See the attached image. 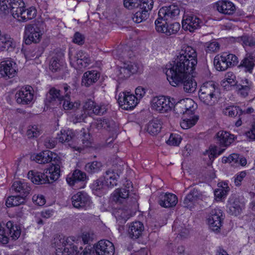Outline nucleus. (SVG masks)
<instances>
[{
	"mask_svg": "<svg viewBox=\"0 0 255 255\" xmlns=\"http://www.w3.org/2000/svg\"><path fill=\"white\" fill-rule=\"evenodd\" d=\"M140 71V66L138 64L131 62L123 63V65L118 68L116 72L117 76L120 80H124L128 78L131 74L136 73Z\"/></svg>",
	"mask_w": 255,
	"mask_h": 255,
	"instance_id": "nucleus-9",
	"label": "nucleus"
},
{
	"mask_svg": "<svg viewBox=\"0 0 255 255\" xmlns=\"http://www.w3.org/2000/svg\"><path fill=\"white\" fill-rule=\"evenodd\" d=\"M180 12L179 6L172 4L160 8L158 11V15L164 17V18L167 20L176 19L179 16Z\"/></svg>",
	"mask_w": 255,
	"mask_h": 255,
	"instance_id": "nucleus-20",
	"label": "nucleus"
},
{
	"mask_svg": "<svg viewBox=\"0 0 255 255\" xmlns=\"http://www.w3.org/2000/svg\"><path fill=\"white\" fill-rule=\"evenodd\" d=\"M197 52L191 46L183 45L175 60L166 66L165 74L170 84L174 87L182 85L184 91L194 93L197 83L190 76L197 63Z\"/></svg>",
	"mask_w": 255,
	"mask_h": 255,
	"instance_id": "nucleus-1",
	"label": "nucleus"
},
{
	"mask_svg": "<svg viewBox=\"0 0 255 255\" xmlns=\"http://www.w3.org/2000/svg\"><path fill=\"white\" fill-rule=\"evenodd\" d=\"M6 231L8 236L13 240H17L21 234V229L20 227L13 222L9 221L5 225Z\"/></svg>",
	"mask_w": 255,
	"mask_h": 255,
	"instance_id": "nucleus-34",
	"label": "nucleus"
},
{
	"mask_svg": "<svg viewBox=\"0 0 255 255\" xmlns=\"http://www.w3.org/2000/svg\"><path fill=\"white\" fill-rule=\"evenodd\" d=\"M198 120V117L195 115L184 118L180 122V126L183 129H188L194 126Z\"/></svg>",
	"mask_w": 255,
	"mask_h": 255,
	"instance_id": "nucleus-45",
	"label": "nucleus"
},
{
	"mask_svg": "<svg viewBox=\"0 0 255 255\" xmlns=\"http://www.w3.org/2000/svg\"><path fill=\"white\" fill-rule=\"evenodd\" d=\"M216 139L217 142L221 146L227 147L234 140V135L227 131L221 130L217 133Z\"/></svg>",
	"mask_w": 255,
	"mask_h": 255,
	"instance_id": "nucleus-24",
	"label": "nucleus"
},
{
	"mask_svg": "<svg viewBox=\"0 0 255 255\" xmlns=\"http://www.w3.org/2000/svg\"><path fill=\"white\" fill-rule=\"evenodd\" d=\"M37 15V10L33 7L31 6L28 8H25L24 6L21 12L18 15L16 18L20 22H26L36 17Z\"/></svg>",
	"mask_w": 255,
	"mask_h": 255,
	"instance_id": "nucleus-31",
	"label": "nucleus"
},
{
	"mask_svg": "<svg viewBox=\"0 0 255 255\" xmlns=\"http://www.w3.org/2000/svg\"><path fill=\"white\" fill-rule=\"evenodd\" d=\"M142 0H124V4L128 9L138 8L142 3Z\"/></svg>",
	"mask_w": 255,
	"mask_h": 255,
	"instance_id": "nucleus-55",
	"label": "nucleus"
},
{
	"mask_svg": "<svg viewBox=\"0 0 255 255\" xmlns=\"http://www.w3.org/2000/svg\"><path fill=\"white\" fill-rule=\"evenodd\" d=\"M40 134V131L37 126H30L28 127L26 135L28 138L38 137Z\"/></svg>",
	"mask_w": 255,
	"mask_h": 255,
	"instance_id": "nucleus-54",
	"label": "nucleus"
},
{
	"mask_svg": "<svg viewBox=\"0 0 255 255\" xmlns=\"http://www.w3.org/2000/svg\"><path fill=\"white\" fill-rule=\"evenodd\" d=\"M243 83L244 85H237L235 88L239 94L243 97H246L248 95L249 92L251 89L252 83L248 79H246L243 81Z\"/></svg>",
	"mask_w": 255,
	"mask_h": 255,
	"instance_id": "nucleus-41",
	"label": "nucleus"
},
{
	"mask_svg": "<svg viewBox=\"0 0 255 255\" xmlns=\"http://www.w3.org/2000/svg\"><path fill=\"white\" fill-rule=\"evenodd\" d=\"M162 122L160 119H154L149 122L147 127V131L150 134H157L161 128Z\"/></svg>",
	"mask_w": 255,
	"mask_h": 255,
	"instance_id": "nucleus-37",
	"label": "nucleus"
},
{
	"mask_svg": "<svg viewBox=\"0 0 255 255\" xmlns=\"http://www.w3.org/2000/svg\"><path fill=\"white\" fill-rule=\"evenodd\" d=\"M224 80L227 81V83H229L231 86H235L236 87L237 85L238 81H237L236 77L232 72H228L225 75Z\"/></svg>",
	"mask_w": 255,
	"mask_h": 255,
	"instance_id": "nucleus-60",
	"label": "nucleus"
},
{
	"mask_svg": "<svg viewBox=\"0 0 255 255\" xmlns=\"http://www.w3.org/2000/svg\"><path fill=\"white\" fill-rule=\"evenodd\" d=\"M69 99H64L63 101V108L65 110H73L74 111L77 110L80 106L79 102H75L74 103L70 102L68 100Z\"/></svg>",
	"mask_w": 255,
	"mask_h": 255,
	"instance_id": "nucleus-51",
	"label": "nucleus"
},
{
	"mask_svg": "<svg viewBox=\"0 0 255 255\" xmlns=\"http://www.w3.org/2000/svg\"><path fill=\"white\" fill-rule=\"evenodd\" d=\"M194 101L189 98L182 99L174 106L173 111L177 116L187 115L192 116L195 110Z\"/></svg>",
	"mask_w": 255,
	"mask_h": 255,
	"instance_id": "nucleus-7",
	"label": "nucleus"
},
{
	"mask_svg": "<svg viewBox=\"0 0 255 255\" xmlns=\"http://www.w3.org/2000/svg\"><path fill=\"white\" fill-rule=\"evenodd\" d=\"M30 88V87L22 88L16 93L15 97L17 103L25 105L28 104L32 101L33 95L31 92Z\"/></svg>",
	"mask_w": 255,
	"mask_h": 255,
	"instance_id": "nucleus-21",
	"label": "nucleus"
},
{
	"mask_svg": "<svg viewBox=\"0 0 255 255\" xmlns=\"http://www.w3.org/2000/svg\"><path fill=\"white\" fill-rule=\"evenodd\" d=\"M152 0H144L138 7L139 9L133 14V20L136 23H140L146 19L148 16V11L153 7Z\"/></svg>",
	"mask_w": 255,
	"mask_h": 255,
	"instance_id": "nucleus-11",
	"label": "nucleus"
},
{
	"mask_svg": "<svg viewBox=\"0 0 255 255\" xmlns=\"http://www.w3.org/2000/svg\"><path fill=\"white\" fill-rule=\"evenodd\" d=\"M177 201V198L175 195L166 193L161 195L158 203L162 207L169 208L175 206Z\"/></svg>",
	"mask_w": 255,
	"mask_h": 255,
	"instance_id": "nucleus-26",
	"label": "nucleus"
},
{
	"mask_svg": "<svg viewBox=\"0 0 255 255\" xmlns=\"http://www.w3.org/2000/svg\"><path fill=\"white\" fill-rule=\"evenodd\" d=\"M25 197L24 196L17 195L9 197L6 201V205L9 206H17L22 204L25 202Z\"/></svg>",
	"mask_w": 255,
	"mask_h": 255,
	"instance_id": "nucleus-42",
	"label": "nucleus"
},
{
	"mask_svg": "<svg viewBox=\"0 0 255 255\" xmlns=\"http://www.w3.org/2000/svg\"><path fill=\"white\" fill-rule=\"evenodd\" d=\"M71 200L73 206L78 209L86 210L91 205L90 197L84 192H79L74 195Z\"/></svg>",
	"mask_w": 255,
	"mask_h": 255,
	"instance_id": "nucleus-15",
	"label": "nucleus"
},
{
	"mask_svg": "<svg viewBox=\"0 0 255 255\" xmlns=\"http://www.w3.org/2000/svg\"><path fill=\"white\" fill-rule=\"evenodd\" d=\"M106 186V182H105L104 179L102 178L96 180L93 184V189L95 190L104 189Z\"/></svg>",
	"mask_w": 255,
	"mask_h": 255,
	"instance_id": "nucleus-63",
	"label": "nucleus"
},
{
	"mask_svg": "<svg viewBox=\"0 0 255 255\" xmlns=\"http://www.w3.org/2000/svg\"><path fill=\"white\" fill-rule=\"evenodd\" d=\"M244 207V203L240 202L237 198H230L229 201L228 208L230 214L237 216L239 215Z\"/></svg>",
	"mask_w": 255,
	"mask_h": 255,
	"instance_id": "nucleus-33",
	"label": "nucleus"
},
{
	"mask_svg": "<svg viewBox=\"0 0 255 255\" xmlns=\"http://www.w3.org/2000/svg\"><path fill=\"white\" fill-rule=\"evenodd\" d=\"M227 60L224 53L216 55L214 59V64L218 71H225L228 68V65L226 63Z\"/></svg>",
	"mask_w": 255,
	"mask_h": 255,
	"instance_id": "nucleus-39",
	"label": "nucleus"
},
{
	"mask_svg": "<svg viewBox=\"0 0 255 255\" xmlns=\"http://www.w3.org/2000/svg\"><path fill=\"white\" fill-rule=\"evenodd\" d=\"M62 65V61L57 57H53L50 62L49 68L54 72L59 71Z\"/></svg>",
	"mask_w": 255,
	"mask_h": 255,
	"instance_id": "nucleus-52",
	"label": "nucleus"
},
{
	"mask_svg": "<svg viewBox=\"0 0 255 255\" xmlns=\"http://www.w3.org/2000/svg\"><path fill=\"white\" fill-rule=\"evenodd\" d=\"M57 138L62 143H66L71 147L75 150H79V148L73 145V142L75 139V133L72 129H62L60 133L57 134Z\"/></svg>",
	"mask_w": 255,
	"mask_h": 255,
	"instance_id": "nucleus-19",
	"label": "nucleus"
},
{
	"mask_svg": "<svg viewBox=\"0 0 255 255\" xmlns=\"http://www.w3.org/2000/svg\"><path fill=\"white\" fill-rule=\"evenodd\" d=\"M173 103L170 98L163 96L153 97L151 101L152 110L160 113H165L171 110Z\"/></svg>",
	"mask_w": 255,
	"mask_h": 255,
	"instance_id": "nucleus-4",
	"label": "nucleus"
},
{
	"mask_svg": "<svg viewBox=\"0 0 255 255\" xmlns=\"http://www.w3.org/2000/svg\"><path fill=\"white\" fill-rule=\"evenodd\" d=\"M217 10L220 13L231 15L235 11V6L234 3L229 0H221L215 3Z\"/></svg>",
	"mask_w": 255,
	"mask_h": 255,
	"instance_id": "nucleus-22",
	"label": "nucleus"
},
{
	"mask_svg": "<svg viewBox=\"0 0 255 255\" xmlns=\"http://www.w3.org/2000/svg\"><path fill=\"white\" fill-rule=\"evenodd\" d=\"M223 114L230 117H236L240 116L243 114V111L239 107L229 106L223 110Z\"/></svg>",
	"mask_w": 255,
	"mask_h": 255,
	"instance_id": "nucleus-43",
	"label": "nucleus"
},
{
	"mask_svg": "<svg viewBox=\"0 0 255 255\" xmlns=\"http://www.w3.org/2000/svg\"><path fill=\"white\" fill-rule=\"evenodd\" d=\"M238 39L244 46H248L251 47H255V38L252 36L244 35Z\"/></svg>",
	"mask_w": 255,
	"mask_h": 255,
	"instance_id": "nucleus-50",
	"label": "nucleus"
},
{
	"mask_svg": "<svg viewBox=\"0 0 255 255\" xmlns=\"http://www.w3.org/2000/svg\"><path fill=\"white\" fill-rule=\"evenodd\" d=\"M9 0H0V15L6 14L9 13L7 5Z\"/></svg>",
	"mask_w": 255,
	"mask_h": 255,
	"instance_id": "nucleus-64",
	"label": "nucleus"
},
{
	"mask_svg": "<svg viewBox=\"0 0 255 255\" xmlns=\"http://www.w3.org/2000/svg\"><path fill=\"white\" fill-rule=\"evenodd\" d=\"M180 28V25L178 22H174L169 25L166 24L164 34L170 35L176 33Z\"/></svg>",
	"mask_w": 255,
	"mask_h": 255,
	"instance_id": "nucleus-53",
	"label": "nucleus"
},
{
	"mask_svg": "<svg viewBox=\"0 0 255 255\" xmlns=\"http://www.w3.org/2000/svg\"><path fill=\"white\" fill-rule=\"evenodd\" d=\"M83 108L89 116L92 114L100 116L107 112L109 105L104 103L98 104L91 100H88L84 103Z\"/></svg>",
	"mask_w": 255,
	"mask_h": 255,
	"instance_id": "nucleus-10",
	"label": "nucleus"
},
{
	"mask_svg": "<svg viewBox=\"0 0 255 255\" xmlns=\"http://www.w3.org/2000/svg\"><path fill=\"white\" fill-rule=\"evenodd\" d=\"M223 220V212L221 209L216 208L212 210L208 219L211 229L215 232H219Z\"/></svg>",
	"mask_w": 255,
	"mask_h": 255,
	"instance_id": "nucleus-14",
	"label": "nucleus"
},
{
	"mask_svg": "<svg viewBox=\"0 0 255 255\" xmlns=\"http://www.w3.org/2000/svg\"><path fill=\"white\" fill-rule=\"evenodd\" d=\"M225 148H222L219 150H218L217 147L214 146L212 147L210 150H206L204 153V155L205 156H207L210 162L212 163L214 159L218 155L221 154L225 151Z\"/></svg>",
	"mask_w": 255,
	"mask_h": 255,
	"instance_id": "nucleus-44",
	"label": "nucleus"
},
{
	"mask_svg": "<svg viewBox=\"0 0 255 255\" xmlns=\"http://www.w3.org/2000/svg\"><path fill=\"white\" fill-rule=\"evenodd\" d=\"M15 65V63L11 61H2L0 63V79L7 80L13 78L16 73Z\"/></svg>",
	"mask_w": 255,
	"mask_h": 255,
	"instance_id": "nucleus-16",
	"label": "nucleus"
},
{
	"mask_svg": "<svg viewBox=\"0 0 255 255\" xmlns=\"http://www.w3.org/2000/svg\"><path fill=\"white\" fill-rule=\"evenodd\" d=\"M118 103L120 106L128 110L133 109L138 104V98L129 92L120 93L119 96Z\"/></svg>",
	"mask_w": 255,
	"mask_h": 255,
	"instance_id": "nucleus-13",
	"label": "nucleus"
},
{
	"mask_svg": "<svg viewBox=\"0 0 255 255\" xmlns=\"http://www.w3.org/2000/svg\"><path fill=\"white\" fill-rule=\"evenodd\" d=\"M80 138L85 146L88 147L90 145V134L87 132L86 130L84 128H83L80 131Z\"/></svg>",
	"mask_w": 255,
	"mask_h": 255,
	"instance_id": "nucleus-57",
	"label": "nucleus"
},
{
	"mask_svg": "<svg viewBox=\"0 0 255 255\" xmlns=\"http://www.w3.org/2000/svg\"><path fill=\"white\" fill-rule=\"evenodd\" d=\"M7 5L12 15L14 18H16L21 12L25 3L23 0H9Z\"/></svg>",
	"mask_w": 255,
	"mask_h": 255,
	"instance_id": "nucleus-25",
	"label": "nucleus"
},
{
	"mask_svg": "<svg viewBox=\"0 0 255 255\" xmlns=\"http://www.w3.org/2000/svg\"><path fill=\"white\" fill-rule=\"evenodd\" d=\"M200 21L199 18L196 16H188L185 19H183L182 27L190 32L193 31L200 26Z\"/></svg>",
	"mask_w": 255,
	"mask_h": 255,
	"instance_id": "nucleus-29",
	"label": "nucleus"
},
{
	"mask_svg": "<svg viewBox=\"0 0 255 255\" xmlns=\"http://www.w3.org/2000/svg\"><path fill=\"white\" fill-rule=\"evenodd\" d=\"M52 158V153L49 150H45L37 154L34 160L38 163L44 164L51 161Z\"/></svg>",
	"mask_w": 255,
	"mask_h": 255,
	"instance_id": "nucleus-40",
	"label": "nucleus"
},
{
	"mask_svg": "<svg viewBox=\"0 0 255 255\" xmlns=\"http://www.w3.org/2000/svg\"><path fill=\"white\" fill-rule=\"evenodd\" d=\"M172 228L181 237L185 238L189 234V230L185 227L184 225H180L177 221L174 222Z\"/></svg>",
	"mask_w": 255,
	"mask_h": 255,
	"instance_id": "nucleus-47",
	"label": "nucleus"
},
{
	"mask_svg": "<svg viewBox=\"0 0 255 255\" xmlns=\"http://www.w3.org/2000/svg\"><path fill=\"white\" fill-rule=\"evenodd\" d=\"M181 140L182 138L179 134L171 133L166 143L170 145L178 146L181 142Z\"/></svg>",
	"mask_w": 255,
	"mask_h": 255,
	"instance_id": "nucleus-56",
	"label": "nucleus"
},
{
	"mask_svg": "<svg viewBox=\"0 0 255 255\" xmlns=\"http://www.w3.org/2000/svg\"><path fill=\"white\" fill-rule=\"evenodd\" d=\"M96 255H114L115 247L109 240H101L94 246Z\"/></svg>",
	"mask_w": 255,
	"mask_h": 255,
	"instance_id": "nucleus-17",
	"label": "nucleus"
},
{
	"mask_svg": "<svg viewBox=\"0 0 255 255\" xmlns=\"http://www.w3.org/2000/svg\"><path fill=\"white\" fill-rule=\"evenodd\" d=\"M87 179L86 174L79 169H76L71 175L66 178L68 184L70 186H75L79 182L85 181Z\"/></svg>",
	"mask_w": 255,
	"mask_h": 255,
	"instance_id": "nucleus-28",
	"label": "nucleus"
},
{
	"mask_svg": "<svg viewBox=\"0 0 255 255\" xmlns=\"http://www.w3.org/2000/svg\"><path fill=\"white\" fill-rule=\"evenodd\" d=\"M42 33L39 28L34 24H26L24 27V39L25 43L29 45L31 43H38L41 39Z\"/></svg>",
	"mask_w": 255,
	"mask_h": 255,
	"instance_id": "nucleus-6",
	"label": "nucleus"
},
{
	"mask_svg": "<svg viewBox=\"0 0 255 255\" xmlns=\"http://www.w3.org/2000/svg\"><path fill=\"white\" fill-rule=\"evenodd\" d=\"M60 166L53 164L44 173L31 170L28 172L27 177L33 183L42 184L57 180L60 176Z\"/></svg>",
	"mask_w": 255,
	"mask_h": 255,
	"instance_id": "nucleus-2",
	"label": "nucleus"
},
{
	"mask_svg": "<svg viewBox=\"0 0 255 255\" xmlns=\"http://www.w3.org/2000/svg\"><path fill=\"white\" fill-rule=\"evenodd\" d=\"M113 215L117 219L119 225L125 224L130 216V211L125 208L116 209Z\"/></svg>",
	"mask_w": 255,
	"mask_h": 255,
	"instance_id": "nucleus-35",
	"label": "nucleus"
},
{
	"mask_svg": "<svg viewBox=\"0 0 255 255\" xmlns=\"http://www.w3.org/2000/svg\"><path fill=\"white\" fill-rule=\"evenodd\" d=\"M220 49L219 44L216 41H213L206 44V51L208 53L216 52Z\"/></svg>",
	"mask_w": 255,
	"mask_h": 255,
	"instance_id": "nucleus-59",
	"label": "nucleus"
},
{
	"mask_svg": "<svg viewBox=\"0 0 255 255\" xmlns=\"http://www.w3.org/2000/svg\"><path fill=\"white\" fill-rule=\"evenodd\" d=\"M164 17L159 16L155 21V29L158 32L164 33V31L166 29L167 21L164 18Z\"/></svg>",
	"mask_w": 255,
	"mask_h": 255,
	"instance_id": "nucleus-49",
	"label": "nucleus"
},
{
	"mask_svg": "<svg viewBox=\"0 0 255 255\" xmlns=\"http://www.w3.org/2000/svg\"><path fill=\"white\" fill-rule=\"evenodd\" d=\"M87 112L83 109V111H81L80 113L76 112L73 117V122L74 123H80L84 121L87 117Z\"/></svg>",
	"mask_w": 255,
	"mask_h": 255,
	"instance_id": "nucleus-61",
	"label": "nucleus"
},
{
	"mask_svg": "<svg viewBox=\"0 0 255 255\" xmlns=\"http://www.w3.org/2000/svg\"><path fill=\"white\" fill-rule=\"evenodd\" d=\"M223 53L224 56L226 57V63L228 65V68L234 66L238 63V58L235 55L227 53Z\"/></svg>",
	"mask_w": 255,
	"mask_h": 255,
	"instance_id": "nucleus-58",
	"label": "nucleus"
},
{
	"mask_svg": "<svg viewBox=\"0 0 255 255\" xmlns=\"http://www.w3.org/2000/svg\"><path fill=\"white\" fill-rule=\"evenodd\" d=\"M8 242V237L6 231L0 224V243L6 244Z\"/></svg>",
	"mask_w": 255,
	"mask_h": 255,
	"instance_id": "nucleus-62",
	"label": "nucleus"
},
{
	"mask_svg": "<svg viewBox=\"0 0 255 255\" xmlns=\"http://www.w3.org/2000/svg\"><path fill=\"white\" fill-rule=\"evenodd\" d=\"M12 189L19 193L21 196L26 197L30 191V187L28 184L24 181H16L12 185Z\"/></svg>",
	"mask_w": 255,
	"mask_h": 255,
	"instance_id": "nucleus-32",
	"label": "nucleus"
},
{
	"mask_svg": "<svg viewBox=\"0 0 255 255\" xmlns=\"http://www.w3.org/2000/svg\"><path fill=\"white\" fill-rule=\"evenodd\" d=\"M143 230L144 226L141 222L139 221L132 222L129 225L128 230L129 237L131 239H136L141 235Z\"/></svg>",
	"mask_w": 255,
	"mask_h": 255,
	"instance_id": "nucleus-30",
	"label": "nucleus"
},
{
	"mask_svg": "<svg viewBox=\"0 0 255 255\" xmlns=\"http://www.w3.org/2000/svg\"><path fill=\"white\" fill-rule=\"evenodd\" d=\"M130 186H132L131 182L127 181L125 187L116 189L111 195V201L118 204L125 203L129 197V188Z\"/></svg>",
	"mask_w": 255,
	"mask_h": 255,
	"instance_id": "nucleus-12",
	"label": "nucleus"
},
{
	"mask_svg": "<svg viewBox=\"0 0 255 255\" xmlns=\"http://www.w3.org/2000/svg\"><path fill=\"white\" fill-rule=\"evenodd\" d=\"M69 55L71 65L76 69L86 67L90 63L89 55L82 50L78 51L75 55H72L70 51Z\"/></svg>",
	"mask_w": 255,
	"mask_h": 255,
	"instance_id": "nucleus-8",
	"label": "nucleus"
},
{
	"mask_svg": "<svg viewBox=\"0 0 255 255\" xmlns=\"http://www.w3.org/2000/svg\"><path fill=\"white\" fill-rule=\"evenodd\" d=\"M102 164L99 161H93L87 163L85 165V169L87 172L89 173H94L101 170Z\"/></svg>",
	"mask_w": 255,
	"mask_h": 255,
	"instance_id": "nucleus-46",
	"label": "nucleus"
},
{
	"mask_svg": "<svg viewBox=\"0 0 255 255\" xmlns=\"http://www.w3.org/2000/svg\"><path fill=\"white\" fill-rule=\"evenodd\" d=\"M119 177L118 174L113 170H107L104 175L103 179L106 183L107 187H113L117 184V179Z\"/></svg>",
	"mask_w": 255,
	"mask_h": 255,
	"instance_id": "nucleus-36",
	"label": "nucleus"
},
{
	"mask_svg": "<svg viewBox=\"0 0 255 255\" xmlns=\"http://www.w3.org/2000/svg\"><path fill=\"white\" fill-rule=\"evenodd\" d=\"M93 126L98 129L104 128L115 132H117L118 129L115 123L108 119H98L93 123Z\"/></svg>",
	"mask_w": 255,
	"mask_h": 255,
	"instance_id": "nucleus-23",
	"label": "nucleus"
},
{
	"mask_svg": "<svg viewBox=\"0 0 255 255\" xmlns=\"http://www.w3.org/2000/svg\"><path fill=\"white\" fill-rule=\"evenodd\" d=\"M53 244L56 250L65 251V253L74 254L78 251V247L74 245V240L72 237L54 238Z\"/></svg>",
	"mask_w": 255,
	"mask_h": 255,
	"instance_id": "nucleus-5",
	"label": "nucleus"
},
{
	"mask_svg": "<svg viewBox=\"0 0 255 255\" xmlns=\"http://www.w3.org/2000/svg\"><path fill=\"white\" fill-rule=\"evenodd\" d=\"M64 96L62 95V91L52 88L47 94L46 98V104L50 106H58L64 100Z\"/></svg>",
	"mask_w": 255,
	"mask_h": 255,
	"instance_id": "nucleus-18",
	"label": "nucleus"
},
{
	"mask_svg": "<svg viewBox=\"0 0 255 255\" xmlns=\"http://www.w3.org/2000/svg\"><path fill=\"white\" fill-rule=\"evenodd\" d=\"M219 94L218 86L213 81L204 83L198 93L200 100L204 104L210 106L217 102Z\"/></svg>",
	"mask_w": 255,
	"mask_h": 255,
	"instance_id": "nucleus-3",
	"label": "nucleus"
},
{
	"mask_svg": "<svg viewBox=\"0 0 255 255\" xmlns=\"http://www.w3.org/2000/svg\"><path fill=\"white\" fill-rule=\"evenodd\" d=\"M100 77V73L96 70L86 72L82 77V84L86 87L96 83Z\"/></svg>",
	"mask_w": 255,
	"mask_h": 255,
	"instance_id": "nucleus-27",
	"label": "nucleus"
},
{
	"mask_svg": "<svg viewBox=\"0 0 255 255\" xmlns=\"http://www.w3.org/2000/svg\"><path fill=\"white\" fill-rule=\"evenodd\" d=\"M14 46L12 39L7 34H0V50H8Z\"/></svg>",
	"mask_w": 255,
	"mask_h": 255,
	"instance_id": "nucleus-38",
	"label": "nucleus"
},
{
	"mask_svg": "<svg viewBox=\"0 0 255 255\" xmlns=\"http://www.w3.org/2000/svg\"><path fill=\"white\" fill-rule=\"evenodd\" d=\"M255 65V57L253 55H249L245 58L242 61L241 65L245 67L247 70L251 72Z\"/></svg>",
	"mask_w": 255,
	"mask_h": 255,
	"instance_id": "nucleus-48",
	"label": "nucleus"
}]
</instances>
